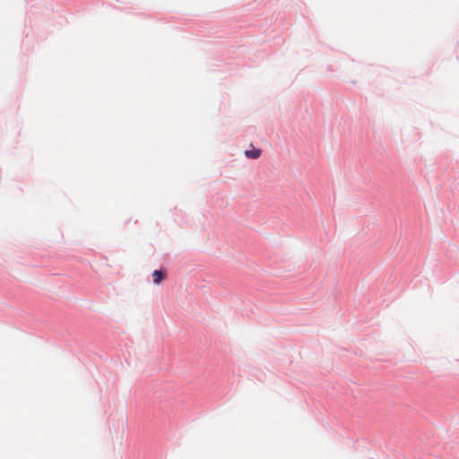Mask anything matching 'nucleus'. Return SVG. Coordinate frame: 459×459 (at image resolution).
I'll list each match as a JSON object with an SVG mask.
<instances>
[{"label": "nucleus", "instance_id": "2", "mask_svg": "<svg viewBox=\"0 0 459 459\" xmlns=\"http://www.w3.org/2000/svg\"><path fill=\"white\" fill-rule=\"evenodd\" d=\"M261 150L260 149H256V148H253L252 150H247L245 151V155L247 158L248 159H258L260 156H261Z\"/></svg>", "mask_w": 459, "mask_h": 459}, {"label": "nucleus", "instance_id": "1", "mask_svg": "<svg viewBox=\"0 0 459 459\" xmlns=\"http://www.w3.org/2000/svg\"><path fill=\"white\" fill-rule=\"evenodd\" d=\"M166 277L165 272L162 270H155L152 273V279L154 284H160Z\"/></svg>", "mask_w": 459, "mask_h": 459}]
</instances>
